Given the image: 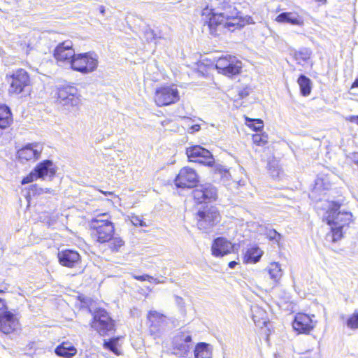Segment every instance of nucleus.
Here are the masks:
<instances>
[{"instance_id": "nucleus-1", "label": "nucleus", "mask_w": 358, "mask_h": 358, "mask_svg": "<svg viewBox=\"0 0 358 358\" xmlns=\"http://www.w3.org/2000/svg\"><path fill=\"white\" fill-rule=\"evenodd\" d=\"M201 16L203 26H206L210 34L214 36H219L224 29L234 31L245 24L253 23L250 17L245 22L239 16L234 3L226 0L220 3L217 10L207 6L202 10Z\"/></svg>"}, {"instance_id": "nucleus-2", "label": "nucleus", "mask_w": 358, "mask_h": 358, "mask_svg": "<svg viewBox=\"0 0 358 358\" xmlns=\"http://www.w3.org/2000/svg\"><path fill=\"white\" fill-rule=\"evenodd\" d=\"M341 204L338 201H324L316 205L317 214L322 220L331 226V240L338 241L343 236V229L348 227L352 221V215L350 212L340 210Z\"/></svg>"}, {"instance_id": "nucleus-3", "label": "nucleus", "mask_w": 358, "mask_h": 358, "mask_svg": "<svg viewBox=\"0 0 358 358\" xmlns=\"http://www.w3.org/2000/svg\"><path fill=\"white\" fill-rule=\"evenodd\" d=\"M92 234L99 243H106L114 235L115 227L108 213L99 214L89 222Z\"/></svg>"}, {"instance_id": "nucleus-4", "label": "nucleus", "mask_w": 358, "mask_h": 358, "mask_svg": "<svg viewBox=\"0 0 358 358\" xmlns=\"http://www.w3.org/2000/svg\"><path fill=\"white\" fill-rule=\"evenodd\" d=\"M99 57L94 52L76 54L71 69L83 74L94 71L99 64Z\"/></svg>"}, {"instance_id": "nucleus-5", "label": "nucleus", "mask_w": 358, "mask_h": 358, "mask_svg": "<svg viewBox=\"0 0 358 358\" xmlns=\"http://www.w3.org/2000/svg\"><path fill=\"white\" fill-rule=\"evenodd\" d=\"M220 215L215 206L206 207L197 213V226L206 233L210 232L220 221Z\"/></svg>"}, {"instance_id": "nucleus-6", "label": "nucleus", "mask_w": 358, "mask_h": 358, "mask_svg": "<svg viewBox=\"0 0 358 358\" xmlns=\"http://www.w3.org/2000/svg\"><path fill=\"white\" fill-rule=\"evenodd\" d=\"M193 347L192 335L188 331L177 333L172 341V353L179 358H187Z\"/></svg>"}, {"instance_id": "nucleus-7", "label": "nucleus", "mask_w": 358, "mask_h": 358, "mask_svg": "<svg viewBox=\"0 0 358 358\" xmlns=\"http://www.w3.org/2000/svg\"><path fill=\"white\" fill-rule=\"evenodd\" d=\"M81 96L77 87L73 85H65L57 90V101L69 109L77 107L81 102Z\"/></svg>"}, {"instance_id": "nucleus-8", "label": "nucleus", "mask_w": 358, "mask_h": 358, "mask_svg": "<svg viewBox=\"0 0 358 358\" xmlns=\"http://www.w3.org/2000/svg\"><path fill=\"white\" fill-rule=\"evenodd\" d=\"M76 55L71 41L59 43L54 50L53 56L59 66L71 67Z\"/></svg>"}, {"instance_id": "nucleus-9", "label": "nucleus", "mask_w": 358, "mask_h": 358, "mask_svg": "<svg viewBox=\"0 0 358 358\" xmlns=\"http://www.w3.org/2000/svg\"><path fill=\"white\" fill-rule=\"evenodd\" d=\"M92 327L100 335L105 336L114 331L115 324L104 309H98L93 314Z\"/></svg>"}, {"instance_id": "nucleus-10", "label": "nucleus", "mask_w": 358, "mask_h": 358, "mask_svg": "<svg viewBox=\"0 0 358 358\" xmlns=\"http://www.w3.org/2000/svg\"><path fill=\"white\" fill-rule=\"evenodd\" d=\"M215 67L219 73L228 77H232L240 73L242 62L236 57L227 55L217 59Z\"/></svg>"}, {"instance_id": "nucleus-11", "label": "nucleus", "mask_w": 358, "mask_h": 358, "mask_svg": "<svg viewBox=\"0 0 358 358\" xmlns=\"http://www.w3.org/2000/svg\"><path fill=\"white\" fill-rule=\"evenodd\" d=\"M179 99V92L174 85L160 87L155 92V101L160 107L174 104Z\"/></svg>"}, {"instance_id": "nucleus-12", "label": "nucleus", "mask_w": 358, "mask_h": 358, "mask_svg": "<svg viewBox=\"0 0 358 358\" xmlns=\"http://www.w3.org/2000/svg\"><path fill=\"white\" fill-rule=\"evenodd\" d=\"M186 154L191 162H197L210 167L215 163V159L211 152L200 145L187 148L186 149Z\"/></svg>"}, {"instance_id": "nucleus-13", "label": "nucleus", "mask_w": 358, "mask_h": 358, "mask_svg": "<svg viewBox=\"0 0 358 358\" xmlns=\"http://www.w3.org/2000/svg\"><path fill=\"white\" fill-rule=\"evenodd\" d=\"M9 93L19 94L29 85L30 80L27 72L19 69L14 71L8 78Z\"/></svg>"}, {"instance_id": "nucleus-14", "label": "nucleus", "mask_w": 358, "mask_h": 358, "mask_svg": "<svg viewBox=\"0 0 358 358\" xmlns=\"http://www.w3.org/2000/svg\"><path fill=\"white\" fill-rule=\"evenodd\" d=\"M192 194L194 199L199 203L212 202L217 198V190L210 183L196 186Z\"/></svg>"}, {"instance_id": "nucleus-15", "label": "nucleus", "mask_w": 358, "mask_h": 358, "mask_svg": "<svg viewBox=\"0 0 358 358\" xmlns=\"http://www.w3.org/2000/svg\"><path fill=\"white\" fill-rule=\"evenodd\" d=\"M150 324V332L155 338L159 337L167 327L169 319L156 310H150L148 314Z\"/></svg>"}, {"instance_id": "nucleus-16", "label": "nucleus", "mask_w": 358, "mask_h": 358, "mask_svg": "<svg viewBox=\"0 0 358 358\" xmlns=\"http://www.w3.org/2000/svg\"><path fill=\"white\" fill-rule=\"evenodd\" d=\"M199 181L196 171L191 168H182L175 179V184L178 188H192Z\"/></svg>"}, {"instance_id": "nucleus-17", "label": "nucleus", "mask_w": 358, "mask_h": 358, "mask_svg": "<svg viewBox=\"0 0 358 358\" xmlns=\"http://www.w3.org/2000/svg\"><path fill=\"white\" fill-rule=\"evenodd\" d=\"M43 145L39 143H29L17 151V157L21 162L38 159L43 151Z\"/></svg>"}, {"instance_id": "nucleus-18", "label": "nucleus", "mask_w": 358, "mask_h": 358, "mask_svg": "<svg viewBox=\"0 0 358 358\" xmlns=\"http://www.w3.org/2000/svg\"><path fill=\"white\" fill-rule=\"evenodd\" d=\"M315 322L312 317L304 313H298L294 317L292 326L294 330L301 334H308L313 329Z\"/></svg>"}, {"instance_id": "nucleus-19", "label": "nucleus", "mask_w": 358, "mask_h": 358, "mask_svg": "<svg viewBox=\"0 0 358 358\" xmlns=\"http://www.w3.org/2000/svg\"><path fill=\"white\" fill-rule=\"evenodd\" d=\"M59 262L63 266L73 268L80 262V254L73 250L59 251L57 255Z\"/></svg>"}, {"instance_id": "nucleus-20", "label": "nucleus", "mask_w": 358, "mask_h": 358, "mask_svg": "<svg viewBox=\"0 0 358 358\" xmlns=\"http://www.w3.org/2000/svg\"><path fill=\"white\" fill-rule=\"evenodd\" d=\"M35 173L38 178L51 180L56 173V167L51 160H44L34 168Z\"/></svg>"}, {"instance_id": "nucleus-21", "label": "nucleus", "mask_w": 358, "mask_h": 358, "mask_svg": "<svg viewBox=\"0 0 358 358\" xmlns=\"http://www.w3.org/2000/svg\"><path fill=\"white\" fill-rule=\"evenodd\" d=\"M233 249L232 243L223 237L215 238L211 247L212 255L217 257L231 253Z\"/></svg>"}, {"instance_id": "nucleus-22", "label": "nucleus", "mask_w": 358, "mask_h": 358, "mask_svg": "<svg viewBox=\"0 0 358 358\" xmlns=\"http://www.w3.org/2000/svg\"><path fill=\"white\" fill-rule=\"evenodd\" d=\"M19 327V322L14 315L10 312H6L0 316V331L8 334L15 331Z\"/></svg>"}, {"instance_id": "nucleus-23", "label": "nucleus", "mask_w": 358, "mask_h": 358, "mask_svg": "<svg viewBox=\"0 0 358 358\" xmlns=\"http://www.w3.org/2000/svg\"><path fill=\"white\" fill-rule=\"evenodd\" d=\"M276 21L292 25L302 26L303 24V17L295 12H283L277 16Z\"/></svg>"}, {"instance_id": "nucleus-24", "label": "nucleus", "mask_w": 358, "mask_h": 358, "mask_svg": "<svg viewBox=\"0 0 358 358\" xmlns=\"http://www.w3.org/2000/svg\"><path fill=\"white\" fill-rule=\"evenodd\" d=\"M55 354L64 358H71L77 353L76 348L69 342H63L55 350Z\"/></svg>"}, {"instance_id": "nucleus-25", "label": "nucleus", "mask_w": 358, "mask_h": 358, "mask_svg": "<svg viewBox=\"0 0 358 358\" xmlns=\"http://www.w3.org/2000/svg\"><path fill=\"white\" fill-rule=\"evenodd\" d=\"M213 348L206 343H198L194 349V358H212Z\"/></svg>"}, {"instance_id": "nucleus-26", "label": "nucleus", "mask_w": 358, "mask_h": 358, "mask_svg": "<svg viewBox=\"0 0 358 358\" xmlns=\"http://www.w3.org/2000/svg\"><path fill=\"white\" fill-rule=\"evenodd\" d=\"M264 252L257 245L249 248L244 255V262L248 264L257 263L262 257Z\"/></svg>"}, {"instance_id": "nucleus-27", "label": "nucleus", "mask_w": 358, "mask_h": 358, "mask_svg": "<svg viewBox=\"0 0 358 358\" xmlns=\"http://www.w3.org/2000/svg\"><path fill=\"white\" fill-rule=\"evenodd\" d=\"M252 319L255 324L260 327H266L268 322L267 314L265 310L258 306L252 308Z\"/></svg>"}, {"instance_id": "nucleus-28", "label": "nucleus", "mask_w": 358, "mask_h": 358, "mask_svg": "<svg viewBox=\"0 0 358 358\" xmlns=\"http://www.w3.org/2000/svg\"><path fill=\"white\" fill-rule=\"evenodd\" d=\"M265 271L269 275L270 278L275 283L279 282L283 275L281 265L278 262L271 263Z\"/></svg>"}, {"instance_id": "nucleus-29", "label": "nucleus", "mask_w": 358, "mask_h": 358, "mask_svg": "<svg viewBox=\"0 0 358 358\" xmlns=\"http://www.w3.org/2000/svg\"><path fill=\"white\" fill-rule=\"evenodd\" d=\"M12 113L7 106L0 105V129H6L12 122Z\"/></svg>"}, {"instance_id": "nucleus-30", "label": "nucleus", "mask_w": 358, "mask_h": 358, "mask_svg": "<svg viewBox=\"0 0 358 358\" xmlns=\"http://www.w3.org/2000/svg\"><path fill=\"white\" fill-rule=\"evenodd\" d=\"M298 84L300 87V91L303 96H306L311 92V80L304 75H301L298 78Z\"/></svg>"}, {"instance_id": "nucleus-31", "label": "nucleus", "mask_w": 358, "mask_h": 358, "mask_svg": "<svg viewBox=\"0 0 358 358\" xmlns=\"http://www.w3.org/2000/svg\"><path fill=\"white\" fill-rule=\"evenodd\" d=\"M311 51L308 48H302L294 53V58L299 64H302L310 59Z\"/></svg>"}, {"instance_id": "nucleus-32", "label": "nucleus", "mask_w": 358, "mask_h": 358, "mask_svg": "<svg viewBox=\"0 0 358 358\" xmlns=\"http://www.w3.org/2000/svg\"><path fill=\"white\" fill-rule=\"evenodd\" d=\"M106 242L108 243V247L113 252H117L124 244V241L121 238L114 236V235Z\"/></svg>"}, {"instance_id": "nucleus-33", "label": "nucleus", "mask_w": 358, "mask_h": 358, "mask_svg": "<svg viewBox=\"0 0 358 358\" xmlns=\"http://www.w3.org/2000/svg\"><path fill=\"white\" fill-rule=\"evenodd\" d=\"M246 124L254 131H261L264 127L263 121L260 119H250L246 117Z\"/></svg>"}, {"instance_id": "nucleus-34", "label": "nucleus", "mask_w": 358, "mask_h": 358, "mask_svg": "<svg viewBox=\"0 0 358 358\" xmlns=\"http://www.w3.org/2000/svg\"><path fill=\"white\" fill-rule=\"evenodd\" d=\"M252 141L257 145H264L268 142V135L265 133L253 134Z\"/></svg>"}, {"instance_id": "nucleus-35", "label": "nucleus", "mask_w": 358, "mask_h": 358, "mask_svg": "<svg viewBox=\"0 0 358 358\" xmlns=\"http://www.w3.org/2000/svg\"><path fill=\"white\" fill-rule=\"evenodd\" d=\"M117 341L115 338L110 339L108 341H104L103 346L105 348L113 352L115 355H119L120 351L117 348Z\"/></svg>"}, {"instance_id": "nucleus-36", "label": "nucleus", "mask_w": 358, "mask_h": 358, "mask_svg": "<svg viewBox=\"0 0 358 358\" xmlns=\"http://www.w3.org/2000/svg\"><path fill=\"white\" fill-rule=\"evenodd\" d=\"M347 326L352 329H358V312H355L347 320Z\"/></svg>"}, {"instance_id": "nucleus-37", "label": "nucleus", "mask_w": 358, "mask_h": 358, "mask_svg": "<svg viewBox=\"0 0 358 358\" xmlns=\"http://www.w3.org/2000/svg\"><path fill=\"white\" fill-rule=\"evenodd\" d=\"M144 37L148 42H151L156 38L154 31L150 27H146L143 31Z\"/></svg>"}, {"instance_id": "nucleus-38", "label": "nucleus", "mask_w": 358, "mask_h": 358, "mask_svg": "<svg viewBox=\"0 0 358 358\" xmlns=\"http://www.w3.org/2000/svg\"><path fill=\"white\" fill-rule=\"evenodd\" d=\"M38 178L36 176V173H35L34 169L26 177H24L22 180V184L25 185L29 182H33L34 180L38 179Z\"/></svg>"}, {"instance_id": "nucleus-39", "label": "nucleus", "mask_w": 358, "mask_h": 358, "mask_svg": "<svg viewBox=\"0 0 358 358\" xmlns=\"http://www.w3.org/2000/svg\"><path fill=\"white\" fill-rule=\"evenodd\" d=\"M267 236L270 240H274L275 241H279L281 237L280 234L275 229L269 230L267 233Z\"/></svg>"}, {"instance_id": "nucleus-40", "label": "nucleus", "mask_w": 358, "mask_h": 358, "mask_svg": "<svg viewBox=\"0 0 358 358\" xmlns=\"http://www.w3.org/2000/svg\"><path fill=\"white\" fill-rule=\"evenodd\" d=\"M131 222L134 226L145 227V222L138 216H132Z\"/></svg>"}, {"instance_id": "nucleus-41", "label": "nucleus", "mask_w": 358, "mask_h": 358, "mask_svg": "<svg viewBox=\"0 0 358 358\" xmlns=\"http://www.w3.org/2000/svg\"><path fill=\"white\" fill-rule=\"evenodd\" d=\"M134 278L140 281H150V279H152V277L148 274H144L142 275H134Z\"/></svg>"}, {"instance_id": "nucleus-42", "label": "nucleus", "mask_w": 358, "mask_h": 358, "mask_svg": "<svg viewBox=\"0 0 358 358\" xmlns=\"http://www.w3.org/2000/svg\"><path fill=\"white\" fill-rule=\"evenodd\" d=\"M2 291L0 290V293H1ZM6 309V305L4 299L0 297V316L5 313V310Z\"/></svg>"}, {"instance_id": "nucleus-43", "label": "nucleus", "mask_w": 358, "mask_h": 358, "mask_svg": "<svg viewBox=\"0 0 358 358\" xmlns=\"http://www.w3.org/2000/svg\"><path fill=\"white\" fill-rule=\"evenodd\" d=\"M346 120L351 122H355L358 125V115H351V116L347 117Z\"/></svg>"}, {"instance_id": "nucleus-44", "label": "nucleus", "mask_w": 358, "mask_h": 358, "mask_svg": "<svg viewBox=\"0 0 358 358\" xmlns=\"http://www.w3.org/2000/svg\"><path fill=\"white\" fill-rule=\"evenodd\" d=\"M350 157L355 164H358V152H352Z\"/></svg>"}, {"instance_id": "nucleus-45", "label": "nucleus", "mask_w": 358, "mask_h": 358, "mask_svg": "<svg viewBox=\"0 0 358 358\" xmlns=\"http://www.w3.org/2000/svg\"><path fill=\"white\" fill-rule=\"evenodd\" d=\"M176 302L177 303V304L180 306V307H183L184 306V301H183V299L178 296H176Z\"/></svg>"}, {"instance_id": "nucleus-46", "label": "nucleus", "mask_w": 358, "mask_h": 358, "mask_svg": "<svg viewBox=\"0 0 358 358\" xmlns=\"http://www.w3.org/2000/svg\"><path fill=\"white\" fill-rule=\"evenodd\" d=\"M200 125L199 124H194L192 125L190 128H189V130H190V132L191 133H194V132H196V131H198L200 130Z\"/></svg>"}, {"instance_id": "nucleus-47", "label": "nucleus", "mask_w": 358, "mask_h": 358, "mask_svg": "<svg viewBox=\"0 0 358 358\" xmlns=\"http://www.w3.org/2000/svg\"><path fill=\"white\" fill-rule=\"evenodd\" d=\"M151 282H154L155 284H159V283H163L164 281H161L159 280H158L157 278H155L152 277V279H150V281Z\"/></svg>"}, {"instance_id": "nucleus-48", "label": "nucleus", "mask_w": 358, "mask_h": 358, "mask_svg": "<svg viewBox=\"0 0 358 358\" xmlns=\"http://www.w3.org/2000/svg\"><path fill=\"white\" fill-rule=\"evenodd\" d=\"M236 265H237V262L235 261H231L229 263V267L230 268H234Z\"/></svg>"}, {"instance_id": "nucleus-49", "label": "nucleus", "mask_w": 358, "mask_h": 358, "mask_svg": "<svg viewBox=\"0 0 358 358\" xmlns=\"http://www.w3.org/2000/svg\"><path fill=\"white\" fill-rule=\"evenodd\" d=\"M239 95L241 98H244L245 96H247L248 95V93L247 92H245V91H241L240 93H239Z\"/></svg>"}, {"instance_id": "nucleus-50", "label": "nucleus", "mask_w": 358, "mask_h": 358, "mask_svg": "<svg viewBox=\"0 0 358 358\" xmlns=\"http://www.w3.org/2000/svg\"><path fill=\"white\" fill-rule=\"evenodd\" d=\"M358 87V78H356L352 85V88Z\"/></svg>"}, {"instance_id": "nucleus-51", "label": "nucleus", "mask_w": 358, "mask_h": 358, "mask_svg": "<svg viewBox=\"0 0 358 358\" xmlns=\"http://www.w3.org/2000/svg\"><path fill=\"white\" fill-rule=\"evenodd\" d=\"M99 10H100V13H101V14H103V13H105V8H104V7H103V6H100V7H99Z\"/></svg>"}, {"instance_id": "nucleus-52", "label": "nucleus", "mask_w": 358, "mask_h": 358, "mask_svg": "<svg viewBox=\"0 0 358 358\" xmlns=\"http://www.w3.org/2000/svg\"><path fill=\"white\" fill-rule=\"evenodd\" d=\"M317 1H320V2H325L327 0H317Z\"/></svg>"}, {"instance_id": "nucleus-53", "label": "nucleus", "mask_w": 358, "mask_h": 358, "mask_svg": "<svg viewBox=\"0 0 358 358\" xmlns=\"http://www.w3.org/2000/svg\"><path fill=\"white\" fill-rule=\"evenodd\" d=\"M105 195H107V192H104ZM108 194H110V192H108Z\"/></svg>"}]
</instances>
